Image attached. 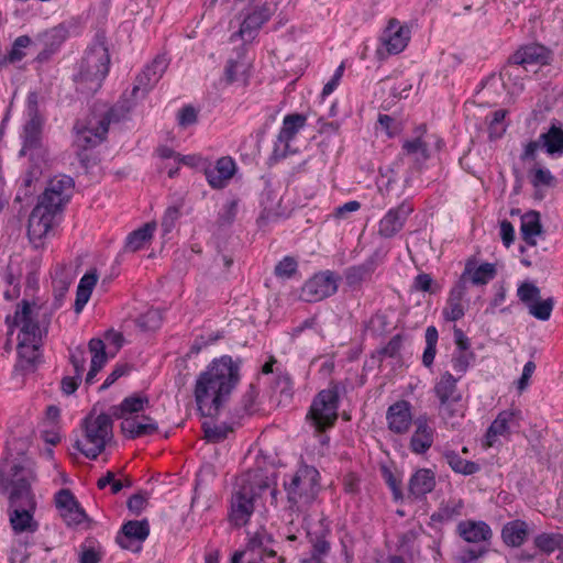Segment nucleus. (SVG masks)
I'll use <instances>...</instances> for the list:
<instances>
[{"mask_svg":"<svg viewBox=\"0 0 563 563\" xmlns=\"http://www.w3.org/2000/svg\"><path fill=\"white\" fill-rule=\"evenodd\" d=\"M463 508L462 500H450L444 506H442L439 510V517L442 520H451L457 516H461Z\"/></svg>","mask_w":563,"mask_h":563,"instance_id":"56","label":"nucleus"},{"mask_svg":"<svg viewBox=\"0 0 563 563\" xmlns=\"http://www.w3.org/2000/svg\"><path fill=\"white\" fill-rule=\"evenodd\" d=\"M136 323L142 331H154L162 324V313L159 310L150 309L137 318Z\"/></svg>","mask_w":563,"mask_h":563,"instance_id":"49","label":"nucleus"},{"mask_svg":"<svg viewBox=\"0 0 563 563\" xmlns=\"http://www.w3.org/2000/svg\"><path fill=\"white\" fill-rule=\"evenodd\" d=\"M410 40V30L397 19H390L382 35V43L389 54L402 52Z\"/></svg>","mask_w":563,"mask_h":563,"instance_id":"19","label":"nucleus"},{"mask_svg":"<svg viewBox=\"0 0 563 563\" xmlns=\"http://www.w3.org/2000/svg\"><path fill=\"white\" fill-rule=\"evenodd\" d=\"M148 405V398L145 396H130L123 399V401L112 408V416L115 418H124L126 413H134L142 411L144 407Z\"/></svg>","mask_w":563,"mask_h":563,"instance_id":"40","label":"nucleus"},{"mask_svg":"<svg viewBox=\"0 0 563 563\" xmlns=\"http://www.w3.org/2000/svg\"><path fill=\"white\" fill-rule=\"evenodd\" d=\"M339 277L327 271L316 274L301 288V298L307 302L320 301L338 290Z\"/></svg>","mask_w":563,"mask_h":563,"instance_id":"13","label":"nucleus"},{"mask_svg":"<svg viewBox=\"0 0 563 563\" xmlns=\"http://www.w3.org/2000/svg\"><path fill=\"white\" fill-rule=\"evenodd\" d=\"M110 56L103 43L98 42L89 47L81 59L78 85L81 91L95 93L101 87L109 71Z\"/></svg>","mask_w":563,"mask_h":563,"instance_id":"4","label":"nucleus"},{"mask_svg":"<svg viewBox=\"0 0 563 563\" xmlns=\"http://www.w3.org/2000/svg\"><path fill=\"white\" fill-rule=\"evenodd\" d=\"M203 430L206 439L210 442L217 443L224 440L228 437V434L232 431V428H230L227 424L208 426L207 423H205Z\"/></svg>","mask_w":563,"mask_h":563,"instance_id":"51","label":"nucleus"},{"mask_svg":"<svg viewBox=\"0 0 563 563\" xmlns=\"http://www.w3.org/2000/svg\"><path fill=\"white\" fill-rule=\"evenodd\" d=\"M540 141L548 154H563V126L552 123L550 129L540 135Z\"/></svg>","mask_w":563,"mask_h":563,"instance_id":"35","label":"nucleus"},{"mask_svg":"<svg viewBox=\"0 0 563 563\" xmlns=\"http://www.w3.org/2000/svg\"><path fill=\"white\" fill-rule=\"evenodd\" d=\"M536 545L548 553L553 552L559 547V540L553 534H540L534 540Z\"/></svg>","mask_w":563,"mask_h":563,"instance_id":"57","label":"nucleus"},{"mask_svg":"<svg viewBox=\"0 0 563 563\" xmlns=\"http://www.w3.org/2000/svg\"><path fill=\"white\" fill-rule=\"evenodd\" d=\"M443 459L455 473L472 475L479 471V465L477 463L462 459L454 451H445L443 453Z\"/></svg>","mask_w":563,"mask_h":563,"instance_id":"42","label":"nucleus"},{"mask_svg":"<svg viewBox=\"0 0 563 563\" xmlns=\"http://www.w3.org/2000/svg\"><path fill=\"white\" fill-rule=\"evenodd\" d=\"M435 485L434 476L429 470L417 471L409 481V492L415 497L430 493Z\"/></svg>","mask_w":563,"mask_h":563,"instance_id":"34","label":"nucleus"},{"mask_svg":"<svg viewBox=\"0 0 563 563\" xmlns=\"http://www.w3.org/2000/svg\"><path fill=\"white\" fill-rule=\"evenodd\" d=\"M528 536V527L525 521L515 520L507 523L501 530V538L507 545L519 547Z\"/></svg>","mask_w":563,"mask_h":563,"instance_id":"38","label":"nucleus"},{"mask_svg":"<svg viewBox=\"0 0 563 563\" xmlns=\"http://www.w3.org/2000/svg\"><path fill=\"white\" fill-rule=\"evenodd\" d=\"M12 327H20L18 340H29L31 342H41L42 333L35 319L33 309L27 301L18 306L12 325L9 327L8 335L13 332Z\"/></svg>","mask_w":563,"mask_h":563,"instance_id":"14","label":"nucleus"},{"mask_svg":"<svg viewBox=\"0 0 563 563\" xmlns=\"http://www.w3.org/2000/svg\"><path fill=\"white\" fill-rule=\"evenodd\" d=\"M238 211V203L236 201L232 200L229 201L224 208L223 211L220 213L219 222L221 225L230 224L233 222Z\"/></svg>","mask_w":563,"mask_h":563,"instance_id":"62","label":"nucleus"},{"mask_svg":"<svg viewBox=\"0 0 563 563\" xmlns=\"http://www.w3.org/2000/svg\"><path fill=\"white\" fill-rule=\"evenodd\" d=\"M55 216L54 211L38 203L32 210L29 218L27 235L34 247L37 249L42 245V239L52 229Z\"/></svg>","mask_w":563,"mask_h":563,"instance_id":"15","label":"nucleus"},{"mask_svg":"<svg viewBox=\"0 0 563 563\" xmlns=\"http://www.w3.org/2000/svg\"><path fill=\"white\" fill-rule=\"evenodd\" d=\"M520 301L528 308L534 318L545 321L553 310V298L541 299L540 289L532 283H522L517 290Z\"/></svg>","mask_w":563,"mask_h":563,"instance_id":"11","label":"nucleus"},{"mask_svg":"<svg viewBox=\"0 0 563 563\" xmlns=\"http://www.w3.org/2000/svg\"><path fill=\"white\" fill-rule=\"evenodd\" d=\"M197 122V111L194 107H184L178 113V123L180 126H188Z\"/></svg>","mask_w":563,"mask_h":563,"instance_id":"61","label":"nucleus"},{"mask_svg":"<svg viewBox=\"0 0 563 563\" xmlns=\"http://www.w3.org/2000/svg\"><path fill=\"white\" fill-rule=\"evenodd\" d=\"M437 342H438V330L435 327L430 325L426 330V349L422 355V363L424 366L429 367L432 365L435 351H437Z\"/></svg>","mask_w":563,"mask_h":563,"instance_id":"46","label":"nucleus"},{"mask_svg":"<svg viewBox=\"0 0 563 563\" xmlns=\"http://www.w3.org/2000/svg\"><path fill=\"white\" fill-rule=\"evenodd\" d=\"M402 151L405 155L410 156L416 163H423L429 158L428 145L420 136L405 141Z\"/></svg>","mask_w":563,"mask_h":563,"instance_id":"43","label":"nucleus"},{"mask_svg":"<svg viewBox=\"0 0 563 563\" xmlns=\"http://www.w3.org/2000/svg\"><path fill=\"white\" fill-rule=\"evenodd\" d=\"M24 494H26L24 492ZM19 495L10 497L9 521L14 533H34L38 523L34 519L36 501L34 497L24 496V499H16Z\"/></svg>","mask_w":563,"mask_h":563,"instance_id":"10","label":"nucleus"},{"mask_svg":"<svg viewBox=\"0 0 563 563\" xmlns=\"http://www.w3.org/2000/svg\"><path fill=\"white\" fill-rule=\"evenodd\" d=\"M112 112L101 115H91L86 122H77L75 125V144L82 150L95 147L106 140Z\"/></svg>","mask_w":563,"mask_h":563,"instance_id":"9","label":"nucleus"},{"mask_svg":"<svg viewBox=\"0 0 563 563\" xmlns=\"http://www.w3.org/2000/svg\"><path fill=\"white\" fill-rule=\"evenodd\" d=\"M31 43V40L26 35L19 36L13 45L9 54L2 58H0V68L5 66L8 63H15L21 60L24 57V53L22 48H25Z\"/></svg>","mask_w":563,"mask_h":563,"instance_id":"45","label":"nucleus"},{"mask_svg":"<svg viewBox=\"0 0 563 563\" xmlns=\"http://www.w3.org/2000/svg\"><path fill=\"white\" fill-rule=\"evenodd\" d=\"M388 429L396 434L409 431L412 424L411 406L406 400H398L390 405L386 412Z\"/></svg>","mask_w":563,"mask_h":563,"instance_id":"20","label":"nucleus"},{"mask_svg":"<svg viewBox=\"0 0 563 563\" xmlns=\"http://www.w3.org/2000/svg\"><path fill=\"white\" fill-rule=\"evenodd\" d=\"M532 185L536 187V197L542 199L544 197L542 192L543 187H554L555 178L548 169L537 168L534 169L531 178Z\"/></svg>","mask_w":563,"mask_h":563,"instance_id":"44","label":"nucleus"},{"mask_svg":"<svg viewBox=\"0 0 563 563\" xmlns=\"http://www.w3.org/2000/svg\"><path fill=\"white\" fill-rule=\"evenodd\" d=\"M320 474L313 466H301L289 482H285L287 494V509L292 514H303L308 507L316 500L319 490Z\"/></svg>","mask_w":563,"mask_h":563,"instance_id":"2","label":"nucleus"},{"mask_svg":"<svg viewBox=\"0 0 563 563\" xmlns=\"http://www.w3.org/2000/svg\"><path fill=\"white\" fill-rule=\"evenodd\" d=\"M339 394L335 387L321 390L313 399L308 418L318 431L334 424L338 419Z\"/></svg>","mask_w":563,"mask_h":563,"instance_id":"7","label":"nucleus"},{"mask_svg":"<svg viewBox=\"0 0 563 563\" xmlns=\"http://www.w3.org/2000/svg\"><path fill=\"white\" fill-rule=\"evenodd\" d=\"M460 401L461 400H449L440 402L439 413L446 423H449L451 419L462 416Z\"/></svg>","mask_w":563,"mask_h":563,"instance_id":"52","label":"nucleus"},{"mask_svg":"<svg viewBox=\"0 0 563 563\" xmlns=\"http://www.w3.org/2000/svg\"><path fill=\"white\" fill-rule=\"evenodd\" d=\"M369 269L365 266L351 267L345 273L346 283L350 286L360 284L368 274Z\"/></svg>","mask_w":563,"mask_h":563,"instance_id":"58","label":"nucleus"},{"mask_svg":"<svg viewBox=\"0 0 563 563\" xmlns=\"http://www.w3.org/2000/svg\"><path fill=\"white\" fill-rule=\"evenodd\" d=\"M71 284L70 277H68L64 271H60L59 274L54 278L53 280V288H54V306L55 308H59L63 303V299L66 295V292L69 289V286Z\"/></svg>","mask_w":563,"mask_h":563,"instance_id":"47","label":"nucleus"},{"mask_svg":"<svg viewBox=\"0 0 563 563\" xmlns=\"http://www.w3.org/2000/svg\"><path fill=\"white\" fill-rule=\"evenodd\" d=\"M473 358V353L470 351H456L452 358L454 372L459 378L467 371L470 363Z\"/></svg>","mask_w":563,"mask_h":563,"instance_id":"53","label":"nucleus"},{"mask_svg":"<svg viewBox=\"0 0 563 563\" xmlns=\"http://www.w3.org/2000/svg\"><path fill=\"white\" fill-rule=\"evenodd\" d=\"M520 411L508 409L500 411L495 418V437H508L514 430L519 428Z\"/></svg>","mask_w":563,"mask_h":563,"instance_id":"33","label":"nucleus"},{"mask_svg":"<svg viewBox=\"0 0 563 563\" xmlns=\"http://www.w3.org/2000/svg\"><path fill=\"white\" fill-rule=\"evenodd\" d=\"M493 277V264L484 263L477 265L475 260H468L465 263L464 271L457 283L462 284L468 290V285L484 286Z\"/></svg>","mask_w":563,"mask_h":563,"instance_id":"22","label":"nucleus"},{"mask_svg":"<svg viewBox=\"0 0 563 563\" xmlns=\"http://www.w3.org/2000/svg\"><path fill=\"white\" fill-rule=\"evenodd\" d=\"M98 282V274L96 271H91L86 273L77 287L76 301H75V311L79 313L85 305L88 302L92 289Z\"/></svg>","mask_w":563,"mask_h":563,"instance_id":"37","label":"nucleus"},{"mask_svg":"<svg viewBox=\"0 0 563 563\" xmlns=\"http://www.w3.org/2000/svg\"><path fill=\"white\" fill-rule=\"evenodd\" d=\"M82 435L75 446L88 459H97L112 439V420L109 415H89L81 424Z\"/></svg>","mask_w":563,"mask_h":563,"instance_id":"3","label":"nucleus"},{"mask_svg":"<svg viewBox=\"0 0 563 563\" xmlns=\"http://www.w3.org/2000/svg\"><path fill=\"white\" fill-rule=\"evenodd\" d=\"M239 364L224 355L211 362L196 382L195 398L203 416H216L239 383Z\"/></svg>","mask_w":563,"mask_h":563,"instance_id":"1","label":"nucleus"},{"mask_svg":"<svg viewBox=\"0 0 563 563\" xmlns=\"http://www.w3.org/2000/svg\"><path fill=\"white\" fill-rule=\"evenodd\" d=\"M73 188L74 180L71 177L65 175L55 177L48 183L38 205L57 213L71 197Z\"/></svg>","mask_w":563,"mask_h":563,"instance_id":"12","label":"nucleus"},{"mask_svg":"<svg viewBox=\"0 0 563 563\" xmlns=\"http://www.w3.org/2000/svg\"><path fill=\"white\" fill-rule=\"evenodd\" d=\"M412 211L413 207L407 202H402L396 208L388 210L378 223V234L384 239L395 236L402 230L407 218Z\"/></svg>","mask_w":563,"mask_h":563,"instance_id":"16","label":"nucleus"},{"mask_svg":"<svg viewBox=\"0 0 563 563\" xmlns=\"http://www.w3.org/2000/svg\"><path fill=\"white\" fill-rule=\"evenodd\" d=\"M272 538L266 533L265 530H258L254 532L250 538L245 551L235 553L232 558V563H238L242 556L247 555L249 558L257 556L263 558L266 554L269 558H274L276 552L274 550H267V544L272 543Z\"/></svg>","mask_w":563,"mask_h":563,"instance_id":"24","label":"nucleus"},{"mask_svg":"<svg viewBox=\"0 0 563 563\" xmlns=\"http://www.w3.org/2000/svg\"><path fill=\"white\" fill-rule=\"evenodd\" d=\"M306 117L303 114L294 113L288 114L284 118L283 128L277 137L276 152L279 150V146L283 145V155L288 148L289 141H291L295 135L302 129L306 124Z\"/></svg>","mask_w":563,"mask_h":563,"instance_id":"29","label":"nucleus"},{"mask_svg":"<svg viewBox=\"0 0 563 563\" xmlns=\"http://www.w3.org/2000/svg\"><path fill=\"white\" fill-rule=\"evenodd\" d=\"M123 536L117 538V542L121 548L132 550V541L143 542L150 534V525L147 520L128 521L122 527Z\"/></svg>","mask_w":563,"mask_h":563,"instance_id":"26","label":"nucleus"},{"mask_svg":"<svg viewBox=\"0 0 563 563\" xmlns=\"http://www.w3.org/2000/svg\"><path fill=\"white\" fill-rule=\"evenodd\" d=\"M416 430L410 439V449L417 454L427 452L433 443V429L428 424L426 417L415 421Z\"/></svg>","mask_w":563,"mask_h":563,"instance_id":"28","label":"nucleus"},{"mask_svg":"<svg viewBox=\"0 0 563 563\" xmlns=\"http://www.w3.org/2000/svg\"><path fill=\"white\" fill-rule=\"evenodd\" d=\"M236 172L235 162L229 157H220L213 167L207 168L205 174L209 185L214 189L224 188Z\"/></svg>","mask_w":563,"mask_h":563,"instance_id":"23","label":"nucleus"},{"mask_svg":"<svg viewBox=\"0 0 563 563\" xmlns=\"http://www.w3.org/2000/svg\"><path fill=\"white\" fill-rule=\"evenodd\" d=\"M433 279L431 275L422 273L419 274L413 282V287L417 290L433 294L437 291V288H433Z\"/></svg>","mask_w":563,"mask_h":563,"instance_id":"59","label":"nucleus"},{"mask_svg":"<svg viewBox=\"0 0 563 563\" xmlns=\"http://www.w3.org/2000/svg\"><path fill=\"white\" fill-rule=\"evenodd\" d=\"M167 66L168 63L164 56H156L136 77L132 93L134 96L139 92H142L143 96L146 95L159 81Z\"/></svg>","mask_w":563,"mask_h":563,"instance_id":"18","label":"nucleus"},{"mask_svg":"<svg viewBox=\"0 0 563 563\" xmlns=\"http://www.w3.org/2000/svg\"><path fill=\"white\" fill-rule=\"evenodd\" d=\"M257 474L247 473L240 478L231 499L230 520L238 527L245 525L254 511V499L265 484L255 483Z\"/></svg>","mask_w":563,"mask_h":563,"instance_id":"5","label":"nucleus"},{"mask_svg":"<svg viewBox=\"0 0 563 563\" xmlns=\"http://www.w3.org/2000/svg\"><path fill=\"white\" fill-rule=\"evenodd\" d=\"M157 429V424L150 417H144L142 422L137 421L134 418H126L121 423L122 432L131 439H135L146 434H152L156 432Z\"/></svg>","mask_w":563,"mask_h":563,"instance_id":"31","label":"nucleus"},{"mask_svg":"<svg viewBox=\"0 0 563 563\" xmlns=\"http://www.w3.org/2000/svg\"><path fill=\"white\" fill-rule=\"evenodd\" d=\"M536 371V364L532 361H529L525 364L522 374L520 378L517 380V389L519 393H522L529 386V379Z\"/></svg>","mask_w":563,"mask_h":563,"instance_id":"60","label":"nucleus"},{"mask_svg":"<svg viewBox=\"0 0 563 563\" xmlns=\"http://www.w3.org/2000/svg\"><path fill=\"white\" fill-rule=\"evenodd\" d=\"M276 5L273 2H266L261 7L255 8L243 20L240 34L243 38L246 36L252 37V33L257 31L275 12Z\"/></svg>","mask_w":563,"mask_h":563,"instance_id":"25","label":"nucleus"},{"mask_svg":"<svg viewBox=\"0 0 563 563\" xmlns=\"http://www.w3.org/2000/svg\"><path fill=\"white\" fill-rule=\"evenodd\" d=\"M549 62V51L539 44H531L518 49L510 58L508 64L500 70V79H510L512 70L520 73L521 68L526 71H537L534 66L545 65Z\"/></svg>","mask_w":563,"mask_h":563,"instance_id":"8","label":"nucleus"},{"mask_svg":"<svg viewBox=\"0 0 563 563\" xmlns=\"http://www.w3.org/2000/svg\"><path fill=\"white\" fill-rule=\"evenodd\" d=\"M179 211L175 207H170L166 210L163 220L162 227L165 233H169L174 228L176 220L178 219Z\"/></svg>","mask_w":563,"mask_h":563,"instance_id":"64","label":"nucleus"},{"mask_svg":"<svg viewBox=\"0 0 563 563\" xmlns=\"http://www.w3.org/2000/svg\"><path fill=\"white\" fill-rule=\"evenodd\" d=\"M42 132V119L40 115L31 117L24 126V144L21 155L25 154V150L38 146Z\"/></svg>","mask_w":563,"mask_h":563,"instance_id":"41","label":"nucleus"},{"mask_svg":"<svg viewBox=\"0 0 563 563\" xmlns=\"http://www.w3.org/2000/svg\"><path fill=\"white\" fill-rule=\"evenodd\" d=\"M70 363L74 366L77 378H81L86 365V352L82 346L70 349Z\"/></svg>","mask_w":563,"mask_h":563,"instance_id":"54","label":"nucleus"},{"mask_svg":"<svg viewBox=\"0 0 563 563\" xmlns=\"http://www.w3.org/2000/svg\"><path fill=\"white\" fill-rule=\"evenodd\" d=\"M522 239L527 244L537 245L536 236L542 233V225L540 222V214L537 211H529L521 218L520 227Z\"/></svg>","mask_w":563,"mask_h":563,"instance_id":"32","label":"nucleus"},{"mask_svg":"<svg viewBox=\"0 0 563 563\" xmlns=\"http://www.w3.org/2000/svg\"><path fill=\"white\" fill-rule=\"evenodd\" d=\"M457 379L459 377L455 378L449 372H445L443 375H441L439 382L434 386V391L440 402H445L449 400H461V395L456 388Z\"/></svg>","mask_w":563,"mask_h":563,"instance_id":"36","label":"nucleus"},{"mask_svg":"<svg viewBox=\"0 0 563 563\" xmlns=\"http://www.w3.org/2000/svg\"><path fill=\"white\" fill-rule=\"evenodd\" d=\"M456 532L464 541L478 543L490 538L492 529L484 521L464 520L457 525Z\"/></svg>","mask_w":563,"mask_h":563,"instance_id":"27","label":"nucleus"},{"mask_svg":"<svg viewBox=\"0 0 563 563\" xmlns=\"http://www.w3.org/2000/svg\"><path fill=\"white\" fill-rule=\"evenodd\" d=\"M312 543V553L311 556H317L318 559H322L323 555H327L330 550L329 542L323 537L311 538Z\"/></svg>","mask_w":563,"mask_h":563,"instance_id":"63","label":"nucleus"},{"mask_svg":"<svg viewBox=\"0 0 563 563\" xmlns=\"http://www.w3.org/2000/svg\"><path fill=\"white\" fill-rule=\"evenodd\" d=\"M41 342H31L29 340H19L18 353L19 356L29 364H34L38 358V347Z\"/></svg>","mask_w":563,"mask_h":563,"instance_id":"50","label":"nucleus"},{"mask_svg":"<svg viewBox=\"0 0 563 563\" xmlns=\"http://www.w3.org/2000/svg\"><path fill=\"white\" fill-rule=\"evenodd\" d=\"M55 505L68 526H77L86 520V512L69 489H60L55 495Z\"/></svg>","mask_w":563,"mask_h":563,"instance_id":"17","label":"nucleus"},{"mask_svg":"<svg viewBox=\"0 0 563 563\" xmlns=\"http://www.w3.org/2000/svg\"><path fill=\"white\" fill-rule=\"evenodd\" d=\"M468 307L467 289L462 284H456L452 287L446 300V306L443 308L442 314L446 321H456L464 317Z\"/></svg>","mask_w":563,"mask_h":563,"instance_id":"21","label":"nucleus"},{"mask_svg":"<svg viewBox=\"0 0 563 563\" xmlns=\"http://www.w3.org/2000/svg\"><path fill=\"white\" fill-rule=\"evenodd\" d=\"M34 479L32 463L23 460L13 463L8 471L0 472V488L9 490V498L14 494L16 499H24V492L27 497H34L31 493V482Z\"/></svg>","mask_w":563,"mask_h":563,"instance_id":"6","label":"nucleus"},{"mask_svg":"<svg viewBox=\"0 0 563 563\" xmlns=\"http://www.w3.org/2000/svg\"><path fill=\"white\" fill-rule=\"evenodd\" d=\"M156 229L155 222L145 223L143 227L131 232L125 242V249L130 252H136L148 242Z\"/></svg>","mask_w":563,"mask_h":563,"instance_id":"39","label":"nucleus"},{"mask_svg":"<svg viewBox=\"0 0 563 563\" xmlns=\"http://www.w3.org/2000/svg\"><path fill=\"white\" fill-rule=\"evenodd\" d=\"M89 352L91 353L90 369L86 376V384L91 385L96 375L103 367L107 362L106 346L101 339H91L88 344Z\"/></svg>","mask_w":563,"mask_h":563,"instance_id":"30","label":"nucleus"},{"mask_svg":"<svg viewBox=\"0 0 563 563\" xmlns=\"http://www.w3.org/2000/svg\"><path fill=\"white\" fill-rule=\"evenodd\" d=\"M297 266L294 257L286 256L275 266V274L280 278H289L296 273Z\"/></svg>","mask_w":563,"mask_h":563,"instance_id":"55","label":"nucleus"},{"mask_svg":"<svg viewBox=\"0 0 563 563\" xmlns=\"http://www.w3.org/2000/svg\"><path fill=\"white\" fill-rule=\"evenodd\" d=\"M247 64L241 60H229L225 66L224 77L227 84H232L242 79L246 81Z\"/></svg>","mask_w":563,"mask_h":563,"instance_id":"48","label":"nucleus"}]
</instances>
